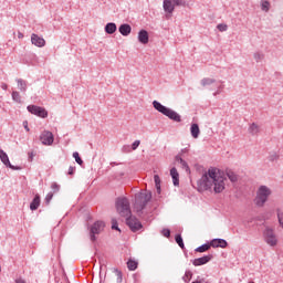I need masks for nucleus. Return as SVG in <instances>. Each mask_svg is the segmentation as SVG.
Segmentation results:
<instances>
[{
    "label": "nucleus",
    "instance_id": "14",
    "mask_svg": "<svg viewBox=\"0 0 283 283\" xmlns=\"http://www.w3.org/2000/svg\"><path fill=\"white\" fill-rule=\"evenodd\" d=\"M138 41L143 43V45H147V43H149V32H147V30H140L138 32Z\"/></svg>",
    "mask_w": 283,
    "mask_h": 283
},
{
    "label": "nucleus",
    "instance_id": "5",
    "mask_svg": "<svg viewBox=\"0 0 283 283\" xmlns=\"http://www.w3.org/2000/svg\"><path fill=\"white\" fill-rule=\"evenodd\" d=\"M269 196H271V189L266 186H261L254 199L255 206L264 207V205L266 203V200H269Z\"/></svg>",
    "mask_w": 283,
    "mask_h": 283
},
{
    "label": "nucleus",
    "instance_id": "45",
    "mask_svg": "<svg viewBox=\"0 0 283 283\" xmlns=\"http://www.w3.org/2000/svg\"><path fill=\"white\" fill-rule=\"evenodd\" d=\"M74 171H76V167H72V166H71V167L69 168L67 175H69V176H74Z\"/></svg>",
    "mask_w": 283,
    "mask_h": 283
},
{
    "label": "nucleus",
    "instance_id": "27",
    "mask_svg": "<svg viewBox=\"0 0 283 283\" xmlns=\"http://www.w3.org/2000/svg\"><path fill=\"white\" fill-rule=\"evenodd\" d=\"M213 83H216V78L205 77V78L201 80L202 87L213 85Z\"/></svg>",
    "mask_w": 283,
    "mask_h": 283
},
{
    "label": "nucleus",
    "instance_id": "49",
    "mask_svg": "<svg viewBox=\"0 0 283 283\" xmlns=\"http://www.w3.org/2000/svg\"><path fill=\"white\" fill-rule=\"evenodd\" d=\"M1 88H2V90H8V84L2 83V84H1Z\"/></svg>",
    "mask_w": 283,
    "mask_h": 283
},
{
    "label": "nucleus",
    "instance_id": "39",
    "mask_svg": "<svg viewBox=\"0 0 283 283\" xmlns=\"http://www.w3.org/2000/svg\"><path fill=\"white\" fill-rule=\"evenodd\" d=\"M138 147H140V140H135L132 146H130V149L133 151H136L138 149Z\"/></svg>",
    "mask_w": 283,
    "mask_h": 283
},
{
    "label": "nucleus",
    "instance_id": "46",
    "mask_svg": "<svg viewBox=\"0 0 283 283\" xmlns=\"http://www.w3.org/2000/svg\"><path fill=\"white\" fill-rule=\"evenodd\" d=\"M28 156H29V163H32V160H34V153L31 151L28 154Z\"/></svg>",
    "mask_w": 283,
    "mask_h": 283
},
{
    "label": "nucleus",
    "instance_id": "26",
    "mask_svg": "<svg viewBox=\"0 0 283 283\" xmlns=\"http://www.w3.org/2000/svg\"><path fill=\"white\" fill-rule=\"evenodd\" d=\"M226 175L228 176L231 182H238V175H235L233 170H226Z\"/></svg>",
    "mask_w": 283,
    "mask_h": 283
},
{
    "label": "nucleus",
    "instance_id": "53",
    "mask_svg": "<svg viewBox=\"0 0 283 283\" xmlns=\"http://www.w3.org/2000/svg\"><path fill=\"white\" fill-rule=\"evenodd\" d=\"M203 283H209V281H203Z\"/></svg>",
    "mask_w": 283,
    "mask_h": 283
},
{
    "label": "nucleus",
    "instance_id": "43",
    "mask_svg": "<svg viewBox=\"0 0 283 283\" xmlns=\"http://www.w3.org/2000/svg\"><path fill=\"white\" fill-rule=\"evenodd\" d=\"M51 189H53L54 193H56L61 189V186L59 184H56V182H53L51 185Z\"/></svg>",
    "mask_w": 283,
    "mask_h": 283
},
{
    "label": "nucleus",
    "instance_id": "10",
    "mask_svg": "<svg viewBox=\"0 0 283 283\" xmlns=\"http://www.w3.org/2000/svg\"><path fill=\"white\" fill-rule=\"evenodd\" d=\"M213 260V254H208L198 259H195L192 261L193 266H202L205 264H208V262H211Z\"/></svg>",
    "mask_w": 283,
    "mask_h": 283
},
{
    "label": "nucleus",
    "instance_id": "4",
    "mask_svg": "<svg viewBox=\"0 0 283 283\" xmlns=\"http://www.w3.org/2000/svg\"><path fill=\"white\" fill-rule=\"evenodd\" d=\"M153 107L159 112V114H163L164 116H167L170 120H174V123H182V117L180 114L176 113V111L161 105L160 102L154 101L153 102Z\"/></svg>",
    "mask_w": 283,
    "mask_h": 283
},
{
    "label": "nucleus",
    "instance_id": "23",
    "mask_svg": "<svg viewBox=\"0 0 283 283\" xmlns=\"http://www.w3.org/2000/svg\"><path fill=\"white\" fill-rule=\"evenodd\" d=\"M249 134L252 136H258L260 134V126L255 123H252L248 129Z\"/></svg>",
    "mask_w": 283,
    "mask_h": 283
},
{
    "label": "nucleus",
    "instance_id": "42",
    "mask_svg": "<svg viewBox=\"0 0 283 283\" xmlns=\"http://www.w3.org/2000/svg\"><path fill=\"white\" fill-rule=\"evenodd\" d=\"M112 229L115 231H120V228H118V221H116V219L112 220Z\"/></svg>",
    "mask_w": 283,
    "mask_h": 283
},
{
    "label": "nucleus",
    "instance_id": "22",
    "mask_svg": "<svg viewBox=\"0 0 283 283\" xmlns=\"http://www.w3.org/2000/svg\"><path fill=\"white\" fill-rule=\"evenodd\" d=\"M190 133L192 138H199L200 137V126L198 124H191Z\"/></svg>",
    "mask_w": 283,
    "mask_h": 283
},
{
    "label": "nucleus",
    "instance_id": "35",
    "mask_svg": "<svg viewBox=\"0 0 283 283\" xmlns=\"http://www.w3.org/2000/svg\"><path fill=\"white\" fill-rule=\"evenodd\" d=\"M114 273L117 275V283H123V272H120L118 269H115Z\"/></svg>",
    "mask_w": 283,
    "mask_h": 283
},
{
    "label": "nucleus",
    "instance_id": "30",
    "mask_svg": "<svg viewBox=\"0 0 283 283\" xmlns=\"http://www.w3.org/2000/svg\"><path fill=\"white\" fill-rule=\"evenodd\" d=\"M154 180L157 193L160 196V177L158 175H155Z\"/></svg>",
    "mask_w": 283,
    "mask_h": 283
},
{
    "label": "nucleus",
    "instance_id": "52",
    "mask_svg": "<svg viewBox=\"0 0 283 283\" xmlns=\"http://www.w3.org/2000/svg\"><path fill=\"white\" fill-rule=\"evenodd\" d=\"M18 39H23V33L19 32L18 33Z\"/></svg>",
    "mask_w": 283,
    "mask_h": 283
},
{
    "label": "nucleus",
    "instance_id": "33",
    "mask_svg": "<svg viewBox=\"0 0 283 283\" xmlns=\"http://www.w3.org/2000/svg\"><path fill=\"white\" fill-rule=\"evenodd\" d=\"M254 60L256 61V63H260V61H264V53L262 52L254 53Z\"/></svg>",
    "mask_w": 283,
    "mask_h": 283
},
{
    "label": "nucleus",
    "instance_id": "2",
    "mask_svg": "<svg viewBox=\"0 0 283 283\" xmlns=\"http://www.w3.org/2000/svg\"><path fill=\"white\" fill-rule=\"evenodd\" d=\"M116 210L122 216L126 218V224L129 227L130 231L136 233L143 229V223L136 217H132V208L129 207V199L123 197L116 200Z\"/></svg>",
    "mask_w": 283,
    "mask_h": 283
},
{
    "label": "nucleus",
    "instance_id": "20",
    "mask_svg": "<svg viewBox=\"0 0 283 283\" xmlns=\"http://www.w3.org/2000/svg\"><path fill=\"white\" fill-rule=\"evenodd\" d=\"M175 4L172 3L171 0H164V10L165 12H168L169 14H171L175 10Z\"/></svg>",
    "mask_w": 283,
    "mask_h": 283
},
{
    "label": "nucleus",
    "instance_id": "7",
    "mask_svg": "<svg viewBox=\"0 0 283 283\" xmlns=\"http://www.w3.org/2000/svg\"><path fill=\"white\" fill-rule=\"evenodd\" d=\"M264 241L269 247H277V237L275 235V231L273 229H265L263 232Z\"/></svg>",
    "mask_w": 283,
    "mask_h": 283
},
{
    "label": "nucleus",
    "instance_id": "47",
    "mask_svg": "<svg viewBox=\"0 0 283 283\" xmlns=\"http://www.w3.org/2000/svg\"><path fill=\"white\" fill-rule=\"evenodd\" d=\"M23 127L27 132H30V127H28V120L23 122Z\"/></svg>",
    "mask_w": 283,
    "mask_h": 283
},
{
    "label": "nucleus",
    "instance_id": "44",
    "mask_svg": "<svg viewBox=\"0 0 283 283\" xmlns=\"http://www.w3.org/2000/svg\"><path fill=\"white\" fill-rule=\"evenodd\" d=\"M161 233H163V237H164V238H170V235H171V230H170V229H164V230L161 231Z\"/></svg>",
    "mask_w": 283,
    "mask_h": 283
},
{
    "label": "nucleus",
    "instance_id": "21",
    "mask_svg": "<svg viewBox=\"0 0 283 283\" xmlns=\"http://www.w3.org/2000/svg\"><path fill=\"white\" fill-rule=\"evenodd\" d=\"M106 34H114L116 30H118V27H116V23L108 22L104 28Z\"/></svg>",
    "mask_w": 283,
    "mask_h": 283
},
{
    "label": "nucleus",
    "instance_id": "37",
    "mask_svg": "<svg viewBox=\"0 0 283 283\" xmlns=\"http://www.w3.org/2000/svg\"><path fill=\"white\" fill-rule=\"evenodd\" d=\"M217 29L219 30V32H227V30H229V27L227 24H218Z\"/></svg>",
    "mask_w": 283,
    "mask_h": 283
},
{
    "label": "nucleus",
    "instance_id": "25",
    "mask_svg": "<svg viewBox=\"0 0 283 283\" xmlns=\"http://www.w3.org/2000/svg\"><path fill=\"white\" fill-rule=\"evenodd\" d=\"M11 96H12V101H14V103H19V104L23 103V101L21 99V93H19V91H13L11 93Z\"/></svg>",
    "mask_w": 283,
    "mask_h": 283
},
{
    "label": "nucleus",
    "instance_id": "50",
    "mask_svg": "<svg viewBox=\"0 0 283 283\" xmlns=\"http://www.w3.org/2000/svg\"><path fill=\"white\" fill-rule=\"evenodd\" d=\"M187 148H185V149H181V151L179 153L180 154V156H182V154H187Z\"/></svg>",
    "mask_w": 283,
    "mask_h": 283
},
{
    "label": "nucleus",
    "instance_id": "54",
    "mask_svg": "<svg viewBox=\"0 0 283 283\" xmlns=\"http://www.w3.org/2000/svg\"><path fill=\"white\" fill-rule=\"evenodd\" d=\"M0 273H1V265H0Z\"/></svg>",
    "mask_w": 283,
    "mask_h": 283
},
{
    "label": "nucleus",
    "instance_id": "13",
    "mask_svg": "<svg viewBox=\"0 0 283 283\" xmlns=\"http://www.w3.org/2000/svg\"><path fill=\"white\" fill-rule=\"evenodd\" d=\"M0 160L3 163V165H6V167H9L10 169H19V167H14L12 164H10V158L8 157V154L3 151V149H0Z\"/></svg>",
    "mask_w": 283,
    "mask_h": 283
},
{
    "label": "nucleus",
    "instance_id": "28",
    "mask_svg": "<svg viewBox=\"0 0 283 283\" xmlns=\"http://www.w3.org/2000/svg\"><path fill=\"white\" fill-rule=\"evenodd\" d=\"M127 269L128 271H136V269H138V262H136L135 260H128L127 262Z\"/></svg>",
    "mask_w": 283,
    "mask_h": 283
},
{
    "label": "nucleus",
    "instance_id": "41",
    "mask_svg": "<svg viewBox=\"0 0 283 283\" xmlns=\"http://www.w3.org/2000/svg\"><path fill=\"white\" fill-rule=\"evenodd\" d=\"M172 1L174 6H187V1L185 0H170Z\"/></svg>",
    "mask_w": 283,
    "mask_h": 283
},
{
    "label": "nucleus",
    "instance_id": "12",
    "mask_svg": "<svg viewBox=\"0 0 283 283\" xmlns=\"http://www.w3.org/2000/svg\"><path fill=\"white\" fill-rule=\"evenodd\" d=\"M31 43L36 48H45V39L39 36L36 33L31 35Z\"/></svg>",
    "mask_w": 283,
    "mask_h": 283
},
{
    "label": "nucleus",
    "instance_id": "8",
    "mask_svg": "<svg viewBox=\"0 0 283 283\" xmlns=\"http://www.w3.org/2000/svg\"><path fill=\"white\" fill-rule=\"evenodd\" d=\"M27 109L30 112V114H34V116H39L40 118H48V111H45L43 107L29 105Z\"/></svg>",
    "mask_w": 283,
    "mask_h": 283
},
{
    "label": "nucleus",
    "instance_id": "11",
    "mask_svg": "<svg viewBox=\"0 0 283 283\" xmlns=\"http://www.w3.org/2000/svg\"><path fill=\"white\" fill-rule=\"evenodd\" d=\"M210 247H212V249H227L229 243L224 239H213L210 241Z\"/></svg>",
    "mask_w": 283,
    "mask_h": 283
},
{
    "label": "nucleus",
    "instance_id": "1",
    "mask_svg": "<svg viewBox=\"0 0 283 283\" xmlns=\"http://www.w3.org/2000/svg\"><path fill=\"white\" fill-rule=\"evenodd\" d=\"M200 185L206 191L213 187L214 193H222L227 187V177H224V172L220 171V169L210 168L201 177Z\"/></svg>",
    "mask_w": 283,
    "mask_h": 283
},
{
    "label": "nucleus",
    "instance_id": "9",
    "mask_svg": "<svg viewBox=\"0 0 283 283\" xmlns=\"http://www.w3.org/2000/svg\"><path fill=\"white\" fill-rule=\"evenodd\" d=\"M40 140L43 145H52L54 143V135L50 130H44L40 135Z\"/></svg>",
    "mask_w": 283,
    "mask_h": 283
},
{
    "label": "nucleus",
    "instance_id": "34",
    "mask_svg": "<svg viewBox=\"0 0 283 283\" xmlns=\"http://www.w3.org/2000/svg\"><path fill=\"white\" fill-rule=\"evenodd\" d=\"M73 158L77 163V165H83V159L81 158V155H78L77 151L73 153Z\"/></svg>",
    "mask_w": 283,
    "mask_h": 283
},
{
    "label": "nucleus",
    "instance_id": "29",
    "mask_svg": "<svg viewBox=\"0 0 283 283\" xmlns=\"http://www.w3.org/2000/svg\"><path fill=\"white\" fill-rule=\"evenodd\" d=\"M261 10L263 12H269V10H271V2H269L268 0H262L261 1Z\"/></svg>",
    "mask_w": 283,
    "mask_h": 283
},
{
    "label": "nucleus",
    "instance_id": "17",
    "mask_svg": "<svg viewBox=\"0 0 283 283\" xmlns=\"http://www.w3.org/2000/svg\"><path fill=\"white\" fill-rule=\"evenodd\" d=\"M119 34H122V36H129V34H132V25L124 23L122 24L119 28Z\"/></svg>",
    "mask_w": 283,
    "mask_h": 283
},
{
    "label": "nucleus",
    "instance_id": "40",
    "mask_svg": "<svg viewBox=\"0 0 283 283\" xmlns=\"http://www.w3.org/2000/svg\"><path fill=\"white\" fill-rule=\"evenodd\" d=\"M277 218H279V224L283 229V211L282 210H277Z\"/></svg>",
    "mask_w": 283,
    "mask_h": 283
},
{
    "label": "nucleus",
    "instance_id": "48",
    "mask_svg": "<svg viewBox=\"0 0 283 283\" xmlns=\"http://www.w3.org/2000/svg\"><path fill=\"white\" fill-rule=\"evenodd\" d=\"M15 283H25V280H23V279H17V280H15Z\"/></svg>",
    "mask_w": 283,
    "mask_h": 283
},
{
    "label": "nucleus",
    "instance_id": "24",
    "mask_svg": "<svg viewBox=\"0 0 283 283\" xmlns=\"http://www.w3.org/2000/svg\"><path fill=\"white\" fill-rule=\"evenodd\" d=\"M209 249H211V243H206V244H202L201 247H198L195 251L197 253H207Z\"/></svg>",
    "mask_w": 283,
    "mask_h": 283
},
{
    "label": "nucleus",
    "instance_id": "18",
    "mask_svg": "<svg viewBox=\"0 0 283 283\" xmlns=\"http://www.w3.org/2000/svg\"><path fill=\"white\" fill-rule=\"evenodd\" d=\"M39 207H41V196L35 195L33 200L30 203V209H31V211H36V209H39Z\"/></svg>",
    "mask_w": 283,
    "mask_h": 283
},
{
    "label": "nucleus",
    "instance_id": "51",
    "mask_svg": "<svg viewBox=\"0 0 283 283\" xmlns=\"http://www.w3.org/2000/svg\"><path fill=\"white\" fill-rule=\"evenodd\" d=\"M203 282H205V279H201V280H197V281H195L192 283H203Z\"/></svg>",
    "mask_w": 283,
    "mask_h": 283
},
{
    "label": "nucleus",
    "instance_id": "16",
    "mask_svg": "<svg viewBox=\"0 0 283 283\" xmlns=\"http://www.w3.org/2000/svg\"><path fill=\"white\" fill-rule=\"evenodd\" d=\"M170 176L175 187H178L180 185V175L178 174V169H176V167L170 169Z\"/></svg>",
    "mask_w": 283,
    "mask_h": 283
},
{
    "label": "nucleus",
    "instance_id": "19",
    "mask_svg": "<svg viewBox=\"0 0 283 283\" xmlns=\"http://www.w3.org/2000/svg\"><path fill=\"white\" fill-rule=\"evenodd\" d=\"M176 163H178V165H181V168L185 169V171H189V164H187V161H185V159H182V156L180 154H178L175 157Z\"/></svg>",
    "mask_w": 283,
    "mask_h": 283
},
{
    "label": "nucleus",
    "instance_id": "15",
    "mask_svg": "<svg viewBox=\"0 0 283 283\" xmlns=\"http://www.w3.org/2000/svg\"><path fill=\"white\" fill-rule=\"evenodd\" d=\"M15 83L18 84V90L22 93L25 94L28 92V81L23 78H17Z\"/></svg>",
    "mask_w": 283,
    "mask_h": 283
},
{
    "label": "nucleus",
    "instance_id": "38",
    "mask_svg": "<svg viewBox=\"0 0 283 283\" xmlns=\"http://www.w3.org/2000/svg\"><path fill=\"white\" fill-rule=\"evenodd\" d=\"M122 151H123V154H132V146H129V145H124L123 147H122Z\"/></svg>",
    "mask_w": 283,
    "mask_h": 283
},
{
    "label": "nucleus",
    "instance_id": "36",
    "mask_svg": "<svg viewBox=\"0 0 283 283\" xmlns=\"http://www.w3.org/2000/svg\"><path fill=\"white\" fill-rule=\"evenodd\" d=\"M52 198H54V192H49L44 199L45 205H50Z\"/></svg>",
    "mask_w": 283,
    "mask_h": 283
},
{
    "label": "nucleus",
    "instance_id": "32",
    "mask_svg": "<svg viewBox=\"0 0 283 283\" xmlns=\"http://www.w3.org/2000/svg\"><path fill=\"white\" fill-rule=\"evenodd\" d=\"M191 277H193V273L191 271H186L182 280L184 282L189 283L191 282Z\"/></svg>",
    "mask_w": 283,
    "mask_h": 283
},
{
    "label": "nucleus",
    "instance_id": "6",
    "mask_svg": "<svg viewBox=\"0 0 283 283\" xmlns=\"http://www.w3.org/2000/svg\"><path fill=\"white\" fill-rule=\"evenodd\" d=\"M90 240L91 242H96V235H101L105 231L104 221H95L90 228Z\"/></svg>",
    "mask_w": 283,
    "mask_h": 283
},
{
    "label": "nucleus",
    "instance_id": "31",
    "mask_svg": "<svg viewBox=\"0 0 283 283\" xmlns=\"http://www.w3.org/2000/svg\"><path fill=\"white\" fill-rule=\"evenodd\" d=\"M175 242L178 243V247H180V249H185V242L182 241V235L176 234Z\"/></svg>",
    "mask_w": 283,
    "mask_h": 283
},
{
    "label": "nucleus",
    "instance_id": "3",
    "mask_svg": "<svg viewBox=\"0 0 283 283\" xmlns=\"http://www.w3.org/2000/svg\"><path fill=\"white\" fill-rule=\"evenodd\" d=\"M151 201V191L149 190H143L140 192H137L135 195V201H134V210L138 216L143 213V210L147 205Z\"/></svg>",
    "mask_w": 283,
    "mask_h": 283
}]
</instances>
